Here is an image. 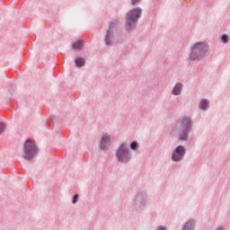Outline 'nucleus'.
<instances>
[{"label":"nucleus","mask_w":230,"mask_h":230,"mask_svg":"<svg viewBox=\"0 0 230 230\" xmlns=\"http://www.w3.org/2000/svg\"><path fill=\"white\" fill-rule=\"evenodd\" d=\"M191 130V119L185 117L177 124L175 133L181 141H186Z\"/></svg>","instance_id":"f257e3e1"},{"label":"nucleus","mask_w":230,"mask_h":230,"mask_svg":"<svg viewBox=\"0 0 230 230\" xmlns=\"http://www.w3.org/2000/svg\"><path fill=\"white\" fill-rule=\"evenodd\" d=\"M206 53H208V45L204 42H198L192 47L190 59L197 60L202 58V57H206Z\"/></svg>","instance_id":"f03ea898"},{"label":"nucleus","mask_w":230,"mask_h":230,"mask_svg":"<svg viewBox=\"0 0 230 230\" xmlns=\"http://www.w3.org/2000/svg\"><path fill=\"white\" fill-rule=\"evenodd\" d=\"M139 17H141V9L136 8L129 11L126 15V26L128 30H132L134 24L139 21Z\"/></svg>","instance_id":"7ed1b4c3"},{"label":"nucleus","mask_w":230,"mask_h":230,"mask_svg":"<svg viewBox=\"0 0 230 230\" xmlns=\"http://www.w3.org/2000/svg\"><path fill=\"white\" fill-rule=\"evenodd\" d=\"M23 152L24 159L27 161H31V159L35 157V154H37V146L35 144L31 143V141L27 140L24 144Z\"/></svg>","instance_id":"20e7f679"},{"label":"nucleus","mask_w":230,"mask_h":230,"mask_svg":"<svg viewBox=\"0 0 230 230\" xmlns=\"http://www.w3.org/2000/svg\"><path fill=\"white\" fill-rule=\"evenodd\" d=\"M132 158V155L127 148V145L121 144L119 148L117 151V159L119 163H128Z\"/></svg>","instance_id":"39448f33"},{"label":"nucleus","mask_w":230,"mask_h":230,"mask_svg":"<svg viewBox=\"0 0 230 230\" xmlns=\"http://www.w3.org/2000/svg\"><path fill=\"white\" fill-rule=\"evenodd\" d=\"M185 154H186V149L184 148V146H180L176 147V149L173 151L172 159V161L179 163V161H182V157H184Z\"/></svg>","instance_id":"423d86ee"},{"label":"nucleus","mask_w":230,"mask_h":230,"mask_svg":"<svg viewBox=\"0 0 230 230\" xmlns=\"http://www.w3.org/2000/svg\"><path fill=\"white\" fill-rule=\"evenodd\" d=\"M111 144V136L105 134L101 139V148L102 150H107L109 145Z\"/></svg>","instance_id":"0eeeda50"},{"label":"nucleus","mask_w":230,"mask_h":230,"mask_svg":"<svg viewBox=\"0 0 230 230\" xmlns=\"http://www.w3.org/2000/svg\"><path fill=\"white\" fill-rule=\"evenodd\" d=\"M181 91H182V84H176V85L174 86V88L172 90V94H174V96H179V94H181Z\"/></svg>","instance_id":"6e6552de"},{"label":"nucleus","mask_w":230,"mask_h":230,"mask_svg":"<svg viewBox=\"0 0 230 230\" xmlns=\"http://www.w3.org/2000/svg\"><path fill=\"white\" fill-rule=\"evenodd\" d=\"M72 48L75 50L82 49V48H84V41L83 40H77V41L74 42L73 45H72Z\"/></svg>","instance_id":"1a4fd4ad"},{"label":"nucleus","mask_w":230,"mask_h":230,"mask_svg":"<svg viewBox=\"0 0 230 230\" xmlns=\"http://www.w3.org/2000/svg\"><path fill=\"white\" fill-rule=\"evenodd\" d=\"M85 65V59H84L83 58H77L75 59V66L77 67H82Z\"/></svg>","instance_id":"9d476101"},{"label":"nucleus","mask_w":230,"mask_h":230,"mask_svg":"<svg viewBox=\"0 0 230 230\" xmlns=\"http://www.w3.org/2000/svg\"><path fill=\"white\" fill-rule=\"evenodd\" d=\"M105 42L108 46H109V44H111V42H112V32H111V29L108 31V33L105 38Z\"/></svg>","instance_id":"9b49d317"},{"label":"nucleus","mask_w":230,"mask_h":230,"mask_svg":"<svg viewBox=\"0 0 230 230\" xmlns=\"http://www.w3.org/2000/svg\"><path fill=\"white\" fill-rule=\"evenodd\" d=\"M208 105H209V102H208V101H206V100H203V101H201L199 107L202 111H206V109H208Z\"/></svg>","instance_id":"f8f14e48"},{"label":"nucleus","mask_w":230,"mask_h":230,"mask_svg":"<svg viewBox=\"0 0 230 230\" xmlns=\"http://www.w3.org/2000/svg\"><path fill=\"white\" fill-rule=\"evenodd\" d=\"M222 42H224L225 44H227V42H229V37H227L226 34H224L221 38Z\"/></svg>","instance_id":"ddd939ff"},{"label":"nucleus","mask_w":230,"mask_h":230,"mask_svg":"<svg viewBox=\"0 0 230 230\" xmlns=\"http://www.w3.org/2000/svg\"><path fill=\"white\" fill-rule=\"evenodd\" d=\"M5 128H6V127L4 126V124L0 123V134H3V132H4Z\"/></svg>","instance_id":"4468645a"},{"label":"nucleus","mask_w":230,"mask_h":230,"mask_svg":"<svg viewBox=\"0 0 230 230\" xmlns=\"http://www.w3.org/2000/svg\"><path fill=\"white\" fill-rule=\"evenodd\" d=\"M131 150H137V142L131 143Z\"/></svg>","instance_id":"2eb2a0df"},{"label":"nucleus","mask_w":230,"mask_h":230,"mask_svg":"<svg viewBox=\"0 0 230 230\" xmlns=\"http://www.w3.org/2000/svg\"><path fill=\"white\" fill-rule=\"evenodd\" d=\"M78 200V194H75L74 196L73 204H76V201Z\"/></svg>","instance_id":"dca6fc26"},{"label":"nucleus","mask_w":230,"mask_h":230,"mask_svg":"<svg viewBox=\"0 0 230 230\" xmlns=\"http://www.w3.org/2000/svg\"><path fill=\"white\" fill-rule=\"evenodd\" d=\"M191 226H193V223L189 222L185 225V229H188V227H191Z\"/></svg>","instance_id":"f3484780"},{"label":"nucleus","mask_w":230,"mask_h":230,"mask_svg":"<svg viewBox=\"0 0 230 230\" xmlns=\"http://www.w3.org/2000/svg\"><path fill=\"white\" fill-rule=\"evenodd\" d=\"M141 0H132V4H137Z\"/></svg>","instance_id":"a211bd4d"},{"label":"nucleus","mask_w":230,"mask_h":230,"mask_svg":"<svg viewBox=\"0 0 230 230\" xmlns=\"http://www.w3.org/2000/svg\"><path fill=\"white\" fill-rule=\"evenodd\" d=\"M157 230H166V228H165V227H163V226H160V227H158Z\"/></svg>","instance_id":"6ab92c4d"},{"label":"nucleus","mask_w":230,"mask_h":230,"mask_svg":"<svg viewBox=\"0 0 230 230\" xmlns=\"http://www.w3.org/2000/svg\"><path fill=\"white\" fill-rule=\"evenodd\" d=\"M217 230H224V228H222V227H219V228H217Z\"/></svg>","instance_id":"aec40b11"}]
</instances>
